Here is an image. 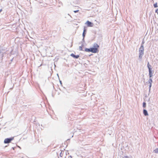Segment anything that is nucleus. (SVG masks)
<instances>
[{"mask_svg": "<svg viewBox=\"0 0 158 158\" xmlns=\"http://www.w3.org/2000/svg\"><path fill=\"white\" fill-rule=\"evenodd\" d=\"M99 46L97 44L94 43L93 45V47L91 48V52L93 53H96L98 52V48Z\"/></svg>", "mask_w": 158, "mask_h": 158, "instance_id": "1", "label": "nucleus"}, {"mask_svg": "<svg viewBox=\"0 0 158 158\" xmlns=\"http://www.w3.org/2000/svg\"><path fill=\"white\" fill-rule=\"evenodd\" d=\"M13 139V138L6 139L4 140V143H10Z\"/></svg>", "mask_w": 158, "mask_h": 158, "instance_id": "2", "label": "nucleus"}, {"mask_svg": "<svg viewBox=\"0 0 158 158\" xmlns=\"http://www.w3.org/2000/svg\"><path fill=\"white\" fill-rule=\"evenodd\" d=\"M86 24L88 27H93V24L89 21H87L86 22Z\"/></svg>", "mask_w": 158, "mask_h": 158, "instance_id": "3", "label": "nucleus"}, {"mask_svg": "<svg viewBox=\"0 0 158 158\" xmlns=\"http://www.w3.org/2000/svg\"><path fill=\"white\" fill-rule=\"evenodd\" d=\"M70 56L76 59L78 58L79 57V56L78 55H74L73 53L71 54L70 55Z\"/></svg>", "mask_w": 158, "mask_h": 158, "instance_id": "4", "label": "nucleus"}, {"mask_svg": "<svg viewBox=\"0 0 158 158\" xmlns=\"http://www.w3.org/2000/svg\"><path fill=\"white\" fill-rule=\"evenodd\" d=\"M143 113L145 116H147L148 115L147 111L145 110H143Z\"/></svg>", "mask_w": 158, "mask_h": 158, "instance_id": "5", "label": "nucleus"}, {"mask_svg": "<svg viewBox=\"0 0 158 158\" xmlns=\"http://www.w3.org/2000/svg\"><path fill=\"white\" fill-rule=\"evenodd\" d=\"M85 51L86 52H91V49L86 48L85 49Z\"/></svg>", "mask_w": 158, "mask_h": 158, "instance_id": "6", "label": "nucleus"}, {"mask_svg": "<svg viewBox=\"0 0 158 158\" xmlns=\"http://www.w3.org/2000/svg\"><path fill=\"white\" fill-rule=\"evenodd\" d=\"M143 50H139V54L143 55Z\"/></svg>", "mask_w": 158, "mask_h": 158, "instance_id": "7", "label": "nucleus"}, {"mask_svg": "<svg viewBox=\"0 0 158 158\" xmlns=\"http://www.w3.org/2000/svg\"><path fill=\"white\" fill-rule=\"evenodd\" d=\"M149 75L150 77H151L152 76V72L151 71V69H149Z\"/></svg>", "mask_w": 158, "mask_h": 158, "instance_id": "8", "label": "nucleus"}, {"mask_svg": "<svg viewBox=\"0 0 158 158\" xmlns=\"http://www.w3.org/2000/svg\"><path fill=\"white\" fill-rule=\"evenodd\" d=\"M154 152L156 153H158V148H157L154 150Z\"/></svg>", "mask_w": 158, "mask_h": 158, "instance_id": "9", "label": "nucleus"}, {"mask_svg": "<svg viewBox=\"0 0 158 158\" xmlns=\"http://www.w3.org/2000/svg\"><path fill=\"white\" fill-rule=\"evenodd\" d=\"M140 50H143V51H144V47H143V46L142 45L141 46L140 48Z\"/></svg>", "mask_w": 158, "mask_h": 158, "instance_id": "10", "label": "nucleus"}, {"mask_svg": "<svg viewBox=\"0 0 158 158\" xmlns=\"http://www.w3.org/2000/svg\"><path fill=\"white\" fill-rule=\"evenodd\" d=\"M85 31H86V30H85V28H84V30L83 32V35L84 36H85Z\"/></svg>", "mask_w": 158, "mask_h": 158, "instance_id": "11", "label": "nucleus"}, {"mask_svg": "<svg viewBox=\"0 0 158 158\" xmlns=\"http://www.w3.org/2000/svg\"><path fill=\"white\" fill-rule=\"evenodd\" d=\"M150 65L149 64V63L148 62V68L149 70V69H151L150 68Z\"/></svg>", "mask_w": 158, "mask_h": 158, "instance_id": "12", "label": "nucleus"}, {"mask_svg": "<svg viewBox=\"0 0 158 158\" xmlns=\"http://www.w3.org/2000/svg\"><path fill=\"white\" fill-rule=\"evenodd\" d=\"M146 104L145 102H143V107L145 108L146 107Z\"/></svg>", "mask_w": 158, "mask_h": 158, "instance_id": "13", "label": "nucleus"}, {"mask_svg": "<svg viewBox=\"0 0 158 158\" xmlns=\"http://www.w3.org/2000/svg\"><path fill=\"white\" fill-rule=\"evenodd\" d=\"M152 82V80L151 79H150L149 80V82L150 83V87L151 86V82Z\"/></svg>", "mask_w": 158, "mask_h": 158, "instance_id": "14", "label": "nucleus"}, {"mask_svg": "<svg viewBox=\"0 0 158 158\" xmlns=\"http://www.w3.org/2000/svg\"><path fill=\"white\" fill-rule=\"evenodd\" d=\"M142 56H143L142 55H141V54H139V57L140 59L141 60L142 59Z\"/></svg>", "mask_w": 158, "mask_h": 158, "instance_id": "15", "label": "nucleus"}, {"mask_svg": "<svg viewBox=\"0 0 158 158\" xmlns=\"http://www.w3.org/2000/svg\"><path fill=\"white\" fill-rule=\"evenodd\" d=\"M154 7H157V3H156L155 4H154Z\"/></svg>", "mask_w": 158, "mask_h": 158, "instance_id": "16", "label": "nucleus"}, {"mask_svg": "<svg viewBox=\"0 0 158 158\" xmlns=\"http://www.w3.org/2000/svg\"><path fill=\"white\" fill-rule=\"evenodd\" d=\"M79 11L78 10H74V12L75 13L78 12Z\"/></svg>", "mask_w": 158, "mask_h": 158, "instance_id": "17", "label": "nucleus"}, {"mask_svg": "<svg viewBox=\"0 0 158 158\" xmlns=\"http://www.w3.org/2000/svg\"><path fill=\"white\" fill-rule=\"evenodd\" d=\"M123 158H128V156H124Z\"/></svg>", "mask_w": 158, "mask_h": 158, "instance_id": "18", "label": "nucleus"}, {"mask_svg": "<svg viewBox=\"0 0 158 158\" xmlns=\"http://www.w3.org/2000/svg\"><path fill=\"white\" fill-rule=\"evenodd\" d=\"M2 11V9L0 10V13Z\"/></svg>", "mask_w": 158, "mask_h": 158, "instance_id": "19", "label": "nucleus"}]
</instances>
